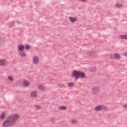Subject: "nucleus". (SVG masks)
I'll list each match as a JSON object with an SVG mask.
<instances>
[{
  "mask_svg": "<svg viewBox=\"0 0 127 127\" xmlns=\"http://www.w3.org/2000/svg\"><path fill=\"white\" fill-rule=\"evenodd\" d=\"M19 54L22 56V57H25V56H26V53H25V52H24L23 51L19 52Z\"/></svg>",
  "mask_w": 127,
  "mask_h": 127,
  "instance_id": "6ab92c4d",
  "label": "nucleus"
},
{
  "mask_svg": "<svg viewBox=\"0 0 127 127\" xmlns=\"http://www.w3.org/2000/svg\"><path fill=\"white\" fill-rule=\"evenodd\" d=\"M124 56H126V57H127V52H126V53L124 54Z\"/></svg>",
  "mask_w": 127,
  "mask_h": 127,
  "instance_id": "473e14b6",
  "label": "nucleus"
},
{
  "mask_svg": "<svg viewBox=\"0 0 127 127\" xmlns=\"http://www.w3.org/2000/svg\"><path fill=\"white\" fill-rule=\"evenodd\" d=\"M80 71L74 70L72 72V77L75 78L76 80H78L79 78Z\"/></svg>",
  "mask_w": 127,
  "mask_h": 127,
  "instance_id": "423d86ee",
  "label": "nucleus"
},
{
  "mask_svg": "<svg viewBox=\"0 0 127 127\" xmlns=\"http://www.w3.org/2000/svg\"><path fill=\"white\" fill-rule=\"evenodd\" d=\"M38 89L41 91H44V90H45V87H44L42 85H39L38 86Z\"/></svg>",
  "mask_w": 127,
  "mask_h": 127,
  "instance_id": "a211bd4d",
  "label": "nucleus"
},
{
  "mask_svg": "<svg viewBox=\"0 0 127 127\" xmlns=\"http://www.w3.org/2000/svg\"><path fill=\"white\" fill-rule=\"evenodd\" d=\"M74 86V83L73 82H69L68 83V87H69L70 88Z\"/></svg>",
  "mask_w": 127,
  "mask_h": 127,
  "instance_id": "b1692460",
  "label": "nucleus"
},
{
  "mask_svg": "<svg viewBox=\"0 0 127 127\" xmlns=\"http://www.w3.org/2000/svg\"><path fill=\"white\" fill-rule=\"evenodd\" d=\"M69 19L70 22H72V23H74V22H76L78 20L77 18L74 17H69Z\"/></svg>",
  "mask_w": 127,
  "mask_h": 127,
  "instance_id": "9b49d317",
  "label": "nucleus"
},
{
  "mask_svg": "<svg viewBox=\"0 0 127 127\" xmlns=\"http://www.w3.org/2000/svg\"><path fill=\"white\" fill-rule=\"evenodd\" d=\"M34 108L36 110H40V109H41V106H40L38 105H36L34 106Z\"/></svg>",
  "mask_w": 127,
  "mask_h": 127,
  "instance_id": "4be33fe9",
  "label": "nucleus"
},
{
  "mask_svg": "<svg viewBox=\"0 0 127 127\" xmlns=\"http://www.w3.org/2000/svg\"><path fill=\"white\" fill-rule=\"evenodd\" d=\"M107 107L104 105H98L95 107L94 110L96 112H100L102 110H107Z\"/></svg>",
  "mask_w": 127,
  "mask_h": 127,
  "instance_id": "20e7f679",
  "label": "nucleus"
},
{
  "mask_svg": "<svg viewBox=\"0 0 127 127\" xmlns=\"http://www.w3.org/2000/svg\"><path fill=\"white\" fill-rule=\"evenodd\" d=\"M14 24V22H12L9 23V25H10V26H12V25H13Z\"/></svg>",
  "mask_w": 127,
  "mask_h": 127,
  "instance_id": "7c9ffc66",
  "label": "nucleus"
},
{
  "mask_svg": "<svg viewBox=\"0 0 127 127\" xmlns=\"http://www.w3.org/2000/svg\"><path fill=\"white\" fill-rule=\"evenodd\" d=\"M114 58L116 59H121V55L118 53H115L114 54Z\"/></svg>",
  "mask_w": 127,
  "mask_h": 127,
  "instance_id": "dca6fc26",
  "label": "nucleus"
},
{
  "mask_svg": "<svg viewBox=\"0 0 127 127\" xmlns=\"http://www.w3.org/2000/svg\"><path fill=\"white\" fill-rule=\"evenodd\" d=\"M101 92V89L99 86H94L91 89V92L93 96H98Z\"/></svg>",
  "mask_w": 127,
  "mask_h": 127,
  "instance_id": "7ed1b4c3",
  "label": "nucleus"
},
{
  "mask_svg": "<svg viewBox=\"0 0 127 127\" xmlns=\"http://www.w3.org/2000/svg\"><path fill=\"white\" fill-rule=\"evenodd\" d=\"M23 85L24 86V87H27L30 85V82L27 80H24L23 81Z\"/></svg>",
  "mask_w": 127,
  "mask_h": 127,
  "instance_id": "9d476101",
  "label": "nucleus"
},
{
  "mask_svg": "<svg viewBox=\"0 0 127 127\" xmlns=\"http://www.w3.org/2000/svg\"><path fill=\"white\" fill-rule=\"evenodd\" d=\"M50 121H51L52 123H54V118H51Z\"/></svg>",
  "mask_w": 127,
  "mask_h": 127,
  "instance_id": "c756f323",
  "label": "nucleus"
},
{
  "mask_svg": "<svg viewBox=\"0 0 127 127\" xmlns=\"http://www.w3.org/2000/svg\"><path fill=\"white\" fill-rule=\"evenodd\" d=\"M6 117V113L5 112H3L0 115L1 120H4Z\"/></svg>",
  "mask_w": 127,
  "mask_h": 127,
  "instance_id": "f3484780",
  "label": "nucleus"
},
{
  "mask_svg": "<svg viewBox=\"0 0 127 127\" xmlns=\"http://www.w3.org/2000/svg\"><path fill=\"white\" fill-rule=\"evenodd\" d=\"M119 38L120 39H127V35H122L119 36Z\"/></svg>",
  "mask_w": 127,
  "mask_h": 127,
  "instance_id": "412c9836",
  "label": "nucleus"
},
{
  "mask_svg": "<svg viewBox=\"0 0 127 127\" xmlns=\"http://www.w3.org/2000/svg\"><path fill=\"white\" fill-rule=\"evenodd\" d=\"M17 23H20V22L19 21H17Z\"/></svg>",
  "mask_w": 127,
  "mask_h": 127,
  "instance_id": "72a5a7b5",
  "label": "nucleus"
},
{
  "mask_svg": "<svg viewBox=\"0 0 127 127\" xmlns=\"http://www.w3.org/2000/svg\"><path fill=\"white\" fill-rule=\"evenodd\" d=\"M7 79L10 82H13L14 81V78H13L12 76H8Z\"/></svg>",
  "mask_w": 127,
  "mask_h": 127,
  "instance_id": "aec40b11",
  "label": "nucleus"
},
{
  "mask_svg": "<svg viewBox=\"0 0 127 127\" xmlns=\"http://www.w3.org/2000/svg\"><path fill=\"white\" fill-rule=\"evenodd\" d=\"M58 109L59 110H61L62 111H65V110H67V107L65 106H60L58 107Z\"/></svg>",
  "mask_w": 127,
  "mask_h": 127,
  "instance_id": "2eb2a0df",
  "label": "nucleus"
},
{
  "mask_svg": "<svg viewBox=\"0 0 127 127\" xmlns=\"http://www.w3.org/2000/svg\"><path fill=\"white\" fill-rule=\"evenodd\" d=\"M33 63L35 65H37L39 63V57L35 56L33 58Z\"/></svg>",
  "mask_w": 127,
  "mask_h": 127,
  "instance_id": "0eeeda50",
  "label": "nucleus"
},
{
  "mask_svg": "<svg viewBox=\"0 0 127 127\" xmlns=\"http://www.w3.org/2000/svg\"><path fill=\"white\" fill-rule=\"evenodd\" d=\"M9 117L14 125V123H15L16 121H18V120H19L20 118V115H19V114L15 113L13 115H10Z\"/></svg>",
  "mask_w": 127,
  "mask_h": 127,
  "instance_id": "f03ea898",
  "label": "nucleus"
},
{
  "mask_svg": "<svg viewBox=\"0 0 127 127\" xmlns=\"http://www.w3.org/2000/svg\"><path fill=\"white\" fill-rule=\"evenodd\" d=\"M79 78L85 79L86 78V74L82 71H79Z\"/></svg>",
  "mask_w": 127,
  "mask_h": 127,
  "instance_id": "ddd939ff",
  "label": "nucleus"
},
{
  "mask_svg": "<svg viewBox=\"0 0 127 127\" xmlns=\"http://www.w3.org/2000/svg\"><path fill=\"white\" fill-rule=\"evenodd\" d=\"M7 60L5 59H0V66L1 67H5L7 65Z\"/></svg>",
  "mask_w": 127,
  "mask_h": 127,
  "instance_id": "39448f33",
  "label": "nucleus"
},
{
  "mask_svg": "<svg viewBox=\"0 0 127 127\" xmlns=\"http://www.w3.org/2000/svg\"><path fill=\"white\" fill-rule=\"evenodd\" d=\"M14 126V123L10 119L9 116L7 118V119L3 122V127H8Z\"/></svg>",
  "mask_w": 127,
  "mask_h": 127,
  "instance_id": "f257e3e1",
  "label": "nucleus"
},
{
  "mask_svg": "<svg viewBox=\"0 0 127 127\" xmlns=\"http://www.w3.org/2000/svg\"><path fill=\"white\" fill-rule=\"evenodd\" d=\"M109 58H110V59H114V57H113V55H112V54H109Z\"/></svg>",
  "mask_w": 127,
  "mask_h": 127,
  "instance_id": "cd10ccee",
  "label": "nucleus"
},
{
  "mask_svg": "<svg viewBox=\"0 0 127 127\" xmlns=\"http://www.w3.org/2000/svg\"><path fill=\"white\" fill-rule=\"evenodd\" d=\"M31 97L32 98H37V92L36 91H32L30 93Z\"/></svg>",
  "mask_w": 127,
  "mask_h": 127,
  "instance_id": "4468645a",
  "label": "nucleus"
},
{
  "mask_svg": "<svg viewBox=\"0 0 127 127\" xmlns=\"http://www.w3.org/2000/svg\"><path fill=\"white\" fill-rule=\"evenodd\" d=\"M71 123L72 124H77V123H78V120H76V119H72L71 121Z\"/></svg>",
  "mask_w": 127,
  "mask_h": 127,
  "instance_id": "5701e85b",
  "label": "nucleus"
},
{
  "mask_svg": "<svg viewBox=\"0 0 127 127\" xmlns=\"http://www.w3.org/2000/svg\"><path fill=\"white\" fill-rule=\"evenodd\" d=\"M115 6H116V7H118V8L123 7V5H122L121 4H116Z\"/></svg>",
  "mask_w": 127,
  "mask_h": 127,
  "instance_id": "a878e982",
  "label": "nucleus"
},
{
  "mask_svg": "<svg viewBox=\"0 0 127 127\" xmlns=\"http://www.w3.org/2000/svg\"><path fill=\"white\" fill-rule=\"evenodd\" d=\"M79 1L84 3L87 2V0H79Z\"/></svg>",
  "mask_w": 127,
  "mask_h": 127,
  "instance_id": "c85d7f7f",
  "label": "nucleus"
},
{
  "mask_svg": "<svg viewBox=\"0 0 127 127\" xmlns=\"http://www.w3.org/2000/svg\"><path fill=\"white\" fill-rule=\"evenodd\" d=\"M59 87H60V88H65V85L64 84H59Z\"/></svg>",
  "mask_w": 127,
  "mask_h": 127,
  "instance_id": "393cba45",
  "label": "nucleus"
},
{
  "mask_svg": "<svg viewBox=\"0 0 127 127\" xmlns=\"http://www.w3.org/2000/svg\"><path fill=\"white\" fill-rule=\"evenodd\" d=\"M26 49L27 50L30 49V46H29V45H26Z\"/></svg>",
  "mask_w": 127,
  "mask_h": 127,
  "instance_id": "bb28decb",
  "label": "nucleus"
},
{
  "mask_svg": "<svg viewBox=\"0 0 127 127\" xmlns=\"http://www.w3.org/2000/svg\"><path fill=\"white\" fill-rule=\"evenodd\" d=\"M87 55L88 56H92V57H95L97 55V53L95 51H89L88 52Z\"/></svg>",
  "mask_w": 127,
  "mask_h": 127,
  "instance_id": "6e6552de",
  "label": "nucleus"
},
{
  "mask_svg": "<svg viewBox=\"0 0 127 127\" xmlns=\"http://www.w3.org/2000/svg\"><path fill=\"white\" fill-rule=\"evenodd\" d=\"M5 44V40L2 38H0V46H3Z\"/></svg>",
  "mask_w": 127,
  "mask_h": 127,
  "instance_id": "f8f14e48",
  "label": "nucleus"
},
{
  "mask_svg": "<svg viewBox=\"0 0 127 127\" xmlns=\"http://www.w3.org/2000/svg\"><path fill=\"white\" fill-rule=\"evenodd\" d=\"M18 51L20 52L23 51V50L25 49V46L22 44H18Z\"/></svg>",
  "mask_w": 127,
  "mask_h": 127,
  "instance_id": "1a4fd4ad",
  "label": "nucleus"
},
{
  "mask_svg": "<svg viewBox=\"0 0 127 127\" xmlns=\"http://www.w3.org/2000/svg\"><path fill=\"white\" fill-rule=\"evenodd\" d=\"M123 107L127 108V104H125L124 105H123Z\"/></svg>",
  "mask_w": 127,
  "mask_h": 127,
  "instance_id": "2f4dec72",
  "label": "nucleus"
}]
</instances>
